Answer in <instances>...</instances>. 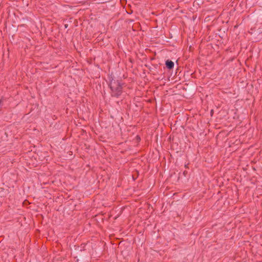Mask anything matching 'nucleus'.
<instances>
[{
    "label": "nucleus",
    "mask_w": 262,
    "mask_h": 262,
    "mask_svg": "<svg viewBox=\"0 0 262 262\" xmlns=\"http://www.w3.org/2000/svg\"><path fill=\"white\" fill-rule=\"evenodd\" d=\"M110 85L112 91L113 95L118 96L121 94L122 86L118 82L112 81Z\"/></svg>",
    "instance_id": "f257e3e1"
},
{
    "label": "nucleus",
    "mask_w": 262,
    "mask_h": 262,
    "mask_svg": "<svg viewBox=\"0 0 262 262\" xmlns=\"http://www.w3.org/2000/svg\"><path fill=\"white\" fill-rule=\"evenodd\" d=\"M166 66L168 69H171L174 67V63L172 61L168 60L166 61Z\"/></svg>",
    "instance_id": "f03ea898"
}]
</instances>
